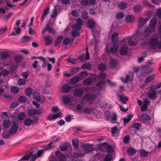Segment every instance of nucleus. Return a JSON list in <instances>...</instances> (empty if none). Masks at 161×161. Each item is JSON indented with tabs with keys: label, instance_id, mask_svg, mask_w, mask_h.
<instances>
[{
	"label": "nucleus",
	"instance_id": "obj_1",
	"mask_svg": "<svg viewBox=\"0 0 161 161\" xmlns=\"http://www.w3.org/2000/svg\"><path fill=\"white\" fill-rule=\"evenodd\" d=\"M138 35L136 32L132 36L125 37L123 41V43H125V45H127L128 44L130 46H135L137 44L138 40L137 37Z\"/></svg>",
	"mask_w": 161,
	"mask_h": 161
},
{
	"label": "nucleus",
	"instance_id": "obj_2",
	"mask_svg": "<svg viewBox=\"0 0 161 161\" xmlns=\"http://www.w3.org/2000/svg\"><path fill=\"white\" fill-rule=\"evenodd\" d=\"M157 23V20L156 18H153L150 20L149 27L146 29L144 32L147 36H148L151 33L154 31V28Z\"/></svg>",
	"mask_w": 161,
	"mask_h": 161
},
{
	"label": "nucleus",
	"instance_id": "obj_3",
	"mask_svg": "<svg viewBox=\"0 0 161 161\" xmlns=\"http://www.w3.org/2000/svg\"><path fill=\"white\" fill-rule=\"evenodd\" d=\"M82 107L80 104H78L77 105L76 108L80 113H84L85 114H89L94 110L93 108H85L83 109V110H82Z\"/></svg>",
	"mask_w": 161,
	"mask_h": 161
},
{
	"label": "nucleus",
	"instance_id": "obj_4",
	"mask_svg": "<svg viewBox=\"0 0 161 161\" xmlns=\"http://www.w3.org/2000/svg\"><path fill=\"white\" fill-rule=\"evenodd\" d=\"M142 69V72L140 74V75L142 76H147L153 71L152 68L147 65L144 66Z\"/></svg>",
	"mask_w": 161,
	"mask_h": 161
},
{
	"label": "nucleus",
	"instance_id": "obj_5",
	"mask_svg": "<svg viewBox=\"0 0 161 161\" xmlns=\"http://www.w3.org/2000/svg\"><path fill=\"white\" fill-rule=\"evenodd\" d=\"M134 74L132 72H130L126 75V78L124 79V77H121L120 80L125 83L128 82V80L132 81L133 78Z\"/></svg>",
	"mask_w": 161,
	"mask_h": 161
},
{
	"label": "nucleus",
	"instance_id": "obj_6",
	"mask_svg": "<svg viewBox=\"0 0 161 161\" xmlns=\"http://www.w3.org/2000/svg\"><path fill=\"white\" fill-rule=\"evenodd\" d=\"M123 46L121 47L119 50V53L121 55H125L127 54L128 52V47L127 45H125V43H123L122 41L121 42Z\"/></svg>",
	"mask_w": 161,
	"mask_h": 161
},
{
	"label": "nucleus",
	"instance_id": "obj_7",
	"mask_svg": "<svg viewBox=\"0 0 161 161\" xmlns=\"http://www.w3.org/2000/svg\"><path fill=\"white\" fill-rule=\"evenodd\" d=\"M48 31L49 33H51L53 35L55 34V31L52 27H50V24H47L46 25V26L42 31V33H44Z\"/></svg>",
	"mask_w": 161,
	"mask_h": 161
},
{
	"label": "nucleus",
	"instance_id": "obj_8",
	"mask_svg": "<svg viewBox=\"0 0 161 161\" xmlns=\"http://www.w3.org/2000/svg\"><path fill=\"white\" fill-rule=\"evenodd\" d=\"M84 99H86L87 101H88L90 103L92 104V103L91 102V101H92L96 98V96L95 95L89 94L86 95L83 97Z\"/></svg>",
	"mask_w": 161,
	"mask_h": 161
},
{
	"label": "nucleus",
	"instance_id": "obj_9",
	"mask_svg": "<svg viewBox=\"0 0 161 161\" xmlns=\"http://www.w3.org/2000/svg\"><path fill=\"white\" fill-rule=\"evenodd\" d=\"M156 91L154 88L151 89L148 95V97L150 99L154 100L156 98Z\"/></svg>",
	"mask_w": 161,
	"mask_h": 161
},
{
	"label": "nucleus",
	"instance_id": "obj_10",
	"mask_svg": "<svg viewBox=\"0 0 161 161\" xmlns=\"http://www.w3.org/2000/svg\"><path fill=\"white\" fill-rule=\"evenodd\" d=\"M14 124V125L12 127L9 132V134L11 135H13L16 133L19 127V125L18 124H16L15 122Z\"/></svg>",
	"mask_w": 161,
	"mask_h": 161
},
{
	"label": "nucleus",
	"instance_id": "obj_11",
	"mask_svg": "<svg viewBox=\"0 0 161 161\" xmlns=\"http://www.w3.org/2000/svg\"><path fill=\"white\" fill-rule=\"evenodd\" d=\"M82 147L86 153L89 152L93 150V145L89 144H84L82 145Z\"/></svg>",
	"mask_w": 161,
	"mask_h": 161
},
{
	"label": "nucleus",
	"instance_id": "obj_12",
	"mask_svg": "<svg viewBox=\"0 0 161 161\" xmlns=\"http://www.w3.org/2000/svg\"><path fill=\"white\" fill-rule=\"evenodd\" d=\"M50 9V6H47V8L44 10L43 14L41 16V22H43L45 18L47 16V15L49 13Z\"/></svg>",
	"mask_w": 161,
	"mask_h": 161
},
{
	"label": "nucleus",
	"instance_id": "obj_13",
	"mask_svg": "<svg viewBox=\"0 0 161 161\" xmlns=\"http://www.w3.org/2000/svg\"><path fill=\"white\" fill-rule=\"evenodd\" d=\"M149 19L146 18L144 19L142 17H140L138 19L139 24L138 25V27L139 28H141L145 25L146 23L148 21Z\"/></svg>",
	"mask_w": 161,
	"mask_h": 161
},
{
	"label": "nucleus",
	"instance_id": "obj_14",
	"mask_svg": "<svg viewBox=\"0 0 161 161\" xmlns=\"http://www.w3.org/2000/svg\"><path fill=\"white\" fill-rule=\"evenodd\" d=\"M105 81L102 80L98 82L96 85V86L99 90H103L105 88Z\"/></svg>",
	"mask_w": 161,
	"mask_h": 161
},
{
	"label": "nucleus",
	"instance_id": "obj_15",
	"mask_svg": "<svg viewBox=\"0 0 161 161\" xmlns=\"http://www.w3.org/2000/svg\"><path fill=\"white\" fill-rule=\"evenodd\" d=\"M72 88L73 87L71 86L65 85L61 87L62 91L63 92L68 93L71 90Z\"/></svg>",
	"mask_w": 161,
	"mask_h": 161
},
{
	"label": "nucleus",
	"instance_id": "obj_16",
	"mask_svg": "<svg viewBox=\"0 0 161 161\" xmlns=\"http://www.w3.org/2000/svg\"><path fill=\"white\" fill-rule=\"evenodd\" d=\"M150 101L147 99H145L143 103V105L141 108L142 111H145L147 110V107Z\"/></svg>",
	"mask_w": 161,
	"mask_h": 161
},
{
	"label": "nucleus",
	"instance_id": "obj_17",
	"mask_svg": "<svg viewBox=\"0 0 161 161\" xmlns=\"http://www.w3.org/2000/svg\"><path fill=\"white\" fill-rule=\"evenodd\" d=\"M62 114V113L60 112L59 113H57L55 114H51L48 116V119L50 120H52L53 119H56L58 118Z\"/></svg>",
	"mask_w": 161,
	"mask_h": 161
},
{
	"label": "nucleus",
	"instance_id": "obj_18",
	"mask_svg": "<svg viewBox=\"0 0 161 161\" xmlns=\"http://www.w3.org/2000/svg\"><path fill=\"white\" fill-rule=\"evenodd\" d=\"M158 40L157 38H153L149 41V44L153 47H155L157 45Z\"/></svg>",
	"mask_w": 161,
	"mask_h": 161
},
{
	"label": "nucleus",
	"instance_id": "obj_19",
	"mask_svg": "<svg viewBox=\"0 0 161 161\" xmlns=\"http://www.w3.org/2000/svg\"><path fill=\"white\" fill-rule=\"evenodd\" d=\"M96 23L92 19H90L87 21V26L88 28L93 29L96 26Z\"/></svg>",
	"mask_w": 161,
	"mask_h": 161
},
{
	"label": "nucleus",
	"instance_id": "obj_20",
	"mask_svg": "<svg viewBox=\"0 0 161 161\" xmlns=\"http://www.w3.org/2000/svg\"><path fill=\"white\" fill-rule=\"evenodd\" d=\"M32 155H33L32 152H30L27 154L25 156H24L21 159H19L18 161H24L25 160H29V159L32 156Z\"/></svg>",
	"mask_w": 161,
	"mask_h": 161
},
{
	"label": "nucleus",
	"instance_id": "obj_21",
	"mask_svg": "<svg viewBox=\"0 0 161 161\" xmlns=\"http://www.w3.org/2000/svg\"><path fill=\"white\" fill-rule=\"evenodd\" d=\"M119 133V130L116 126H114L111 129V133L113 136L116 135L117 136Z\"/></svg>",
	"mask_w": 161,
	"mask_h": 161
},
{
	"label": "nucleus",
	"instance_id": "obj_22",
	"mask_svg": "<svg viewBox=\"0 0 161 161\" xmlns=\"http://www.w3.org/2000/svg\"><path fill=\"white\" fill-rule=\"evenodd\" d=\"M118 63L116 60L111 58L110 59L109 65L110 67L112 68H114L116 67Z\"/></svg>",
	"mask_w": 161,
	"mask_h": 161
},
{
	"label": "nucleus",
	"instance_id": "obj_23",
	"mask_svg": "<svg viewBox=\"0 0 161 161\" xmlns=\"http://www.w3.org/2000/svg\"><path fill=\"white\" fill-rule=\"evenodd\" d=\"M74 95L77 97L81 96L83 92V91L80 88L76 89L74 92Z\"/></svg>",
	"mask_w": 161,
	"mask_h": 161
},
{
	"label": "nucleus",
	"instance_id": "obj_24",
	"mask_svg": "<svg viewBox=\"0 0 161 161\" xmlns=\"http://www.w3.org/2000/svg\"><path fill=\"white\" fill-rule=\"evenodd\" d=\"M119 97L120 101L123 104H126V101L128 100V97L123 95L119 96Z\"/></svg>",
	"mask_w": 161,
	"mask_h": 161
},
{
	"label": "nucleus",
	"instance_id": "obj_25",
	"mask_svg": "<svg viewBox=\"0 0 161 161\" xmlns=\"http://www.w3.org/2000/svg\"><path fill=\"white\" fill-rule=\"evenodd\" d=\"M63 39V37L62 36H59L55 40L54 46L56 47L58 46L61 42Z\"/></svg>",
	"mask_w": 161,
	"mask_h": 161
},
{
	"label": "nucleus",
	"instance_id": "obj_26",
	"mask_svg": "<svg viewBox=\"0 0 161 161\" xmlns=\"http://www.w3.org/2000/svg\"><path fill=\"white\" fill-rule=\"evenodd\" d=\"M134 20V17L133 15H128L125 18L126 21L128 23L132 22Z\"/></svg>",
	"mask_w": 161,
	"mask_h": 161
},
{
	"label": "nucleus",
	"instance_id": "obj_27",
	"mask_svg": "<svg viewBox=\"0 0 161 161\" xmlns=\"http://www.w3.org/2000/svg\"><path fill=\"white\" fill-rule=\"evenodd\" d=\"M80 80L79 78L78 75L77 76L73 77L71 80V83L73 84H75L77 83Z\"/></svg>",
	"mask_w": 161,
	"mask_h": 161
},
{
	"label": "nucleus",
	"instance_id": "obj_28",
	"mask_svg": "<svg viewBox=\"0 0 161 161\" xmlns=\"http://www.w3.org/2000/svg\"><path fill=\"white\" fill-rule=\"evenodd\" d=\"M93 80L91 78H88L85 79L83 81L84 84L86 86L91 85L92 83Z\"/></svg>",
	"mask_w": 161,
	"mask_h": 161
},
{
	"label": "nucleus",
	"instance_id": "obj_29",
	"mask_svg": "<svg viewBox=\"0 0 161 161\" xmlns=\"http://www.w3.org/2000/svg\"><path fill=\"white\" fill-rule=\"evenodd\" d=\"M118 44H115L113 45L110 49V52L112 53H115L118 50Z\"/></svg>",
	"mask_w": 161,
	"mask_h": 161
},
{
	"label": "nucleus",
	"instance_id": "obj_30",
	"mask_svg": "<svg viewBox=\"0 0 161 161\" xmlns=\"http://www.w3.org/2000/svg\"><path fill=\"white\" fill-rule=\"evenodd\" d=\"M111 40L113 42H116L118 39V34L116 32H114L111 36Z\"/></svg>",
	"mask_w": 161,
	"mask_h": 161
},
{
	"label": "nucleus",
	"instance_id": "obj_31",
	"mask_svg": "<svg viewBox=\"0 0 161 161\" xmlns=\"http://www.w3.org/2000/svg\"><path fill=\"white\" fill-rule=\"evenodd\" d=\"M3 127L7 129L10 126V121L9 120L7 119L4 120L3 123Z\"/></svg>",
	"mask_w": 161,
	"mask_h": 161
},
{
	"label": "nucleus",
	"instance_id": "obj_32",
	"mask_svg": "<svg viewBox=\"0 0 161 161\" xmlns=\"http://www.w3.org/2000/svg\"><path fill=\"white\" fill-rule=\"evenodd\" d=\"M77 75L80 80H82L83 78L86 77L88 75L87 73L86 72H81Z\"/></svg>",
	"mask_w": 161,
	"mask_h": 161
},
{
	"label": "nucleus",
	"instance_id": "obj_33",
	"mask_svg": "<svg viewBox=\"0 0 161 161\" xmlns=\"http://www.w3.org/2000/svg\"><path fill=\"white\" fill-rule=\"evenodd\" d=\"M155 77V76L153 75L149 76L145 79V83H148L150 82L154 79Z\"/></svg>",
	"mask_w": 161,
	"mask_h": 161
},
{
	"label": "nucleus",
	"instance_id": "obj_34",
	"mask_svg": "<svg viewBox=\"0 0 161 161\" xmlns=\"http://www.w3.org/2000/svg\"><path fill=\"white\" fill-rule=\"evenodd\" d=\"M33 122V120L30 118H27L24 121V123L25 125L29 126L31 125Z\"/></svg>",
	"mask_w": 161,
	"mask_h": 161
},
{
	"label": "nucleus",
	"instance_id": "obj_35",
	"mask_svg": "<svg viewBox=\"0 0 161 161\" xmlns=\"http://www.w3.org/2000/svg\"><path fill=\"white\" fill-rule=\"evenodd\" d=\"M134 12L138 13L142 10V8L140 5H137L134 6Z\"/></svg>",
	"mask_w": 161,
	"mask_h": 161
},
{
	"label": "nucleus",
	"instance_id": "obj_36",
	"mask_svg": "<svg viewBox=\"0 0 161 161\" xmlns=\"http://www.w3.org/2000/svg\"><path fill=\"white\" fill-rule=\"evenodd\" d=\"M141 118L142 119L146 121L150 120H151L150 116L149 115L146 114H142L141 115Z\"/></svg>",
	"mask_w": 161,
	"mask_h": 161
},
{
	"label": "nucleus",
	"instance_id": "obj_37",
	"mask_svg": "<svg viewBox=\"0 0 161 161\" xmlns=\"http://www.w3.org/2000/svg\"><path fill=\"white\" fill-rule=\"evenodd\" d=\"M133 115L132 114H130L127 115L126 117L123 118L124 122L125 124H127L131 120L132 118Z\"/></svg>",
	"mask_w": 161,
	"mask_h": 161
},
{
	"label": "nucleus",
	"instance_id": "obj_38",
	"mask_svg": "<svg viewBox=\"0 0 161 161\" xmlns=\"http://www.w3.org/2000/svg\"><path fill=\"white\" fill-rule=\"evenodd\" d=\"M52 39L51 36L48 35L45 37V44L46 45H49L51 42Z\"/></svg>",
	"mask_w": 161,
	"mask_h": 161
},
{
	"label": "nucleus",
	"instance_id": "obj_39",
	"mask_svg": "<svg viewBox=\"0 0 161 161\" xmlns=\"http://www.w3.org/2000/svg\"><path fill=\"white\" fill-rule=\"evenodd\" d=\"M127 5V3L125 2H121L119 3L118 6L120 8L124 9L125 8Z\"/></svg>",
	"mask_w": 161,
	"mask_h": 161
},
{
	"label": "nucleus",
	"instance_id": "obj_40",
	"mask_svg": "<svg viewBox=\"0 0 161 161\" xmlns=\"http://www.w3.org/2000/svg\"><path fill=\"white\" fill-rule=\"evenodd\" d=\"M26 117V115L24 112H21L19 113L18 117L19 119L22 120Z\"/></svg>",
	"mask_w": 161,
	"mask_h": 161
},
{
	"label": "nucleus",
	"instance_id": "obj_41",
	"mask_svg": "<svg viewBox=\"0 0 161 161\" xmlns=\"http://www.w3.org/2000/svg\"><path fill=\"white\" fill-rule=\"evenodd\" d=\"M81 68L86 69H90L91 68V65L89 63H85L81 67Z\"/></svg>",
	"mask_w": 161,
	"mask_h": 161
},
{
	"label": "nucleus",
	"instance_id": "obj_42",
	"mask_svg": "<svg viewBox=\"0 0 161 161\" xmlns=\"http://www.w3.org/2000/svg\"><path fill=\"white\" fill-rule=\"evenodd\" d=\"M62 100L64 104H68L70 102V99L67 96H63Z\"/></svg>",
	"mask_w": 161,
	"mask_h": 161
},
{
	"label": "nucleus",
	"instance_id": "obj_43",
	"mask_svg": "<svg viewBox=\"0 0 161 161\" xmlns=\"http://www.w3.org/2000/svg\"><path fill=\"white\" fill-rule=\"evenodd\" d=\"M9 56L8 53L6 52H2L1 54V57L3 59L7 58Z\"/></svg>",
	"mask_w": 161,
	"mask_h": 161
},
{
	"label": "nucleus",
	"instance_id": "obj_44",
	"mask_svg": "<svg viewBox=\"0 0 161 161\" xmlns=\"http://www.w3.org/2000/svg\"><path fill=\"white\" fill-rule=\"evenodd\" d=\"M82 18L84 19H87L88 17V12L84 10L81 14Z\"/></svg>",
	"mask_w": 161,
	"mask_h": 161
},
{
	"label": "nucleus",
	"instance_id": "obj_45",
	"mask_svg": "<svg viewBox=\"0 0 161 161\" xmlns=\"http://www.w3.org/2000/svg\"><path fill=\"white\" fill-rule=\"evenodd\" d=\"M18 100L20 103H25L27 100V98L25 96H21L18 98Z\"/></svg>",
	"mask_w": 161,
	"mask_h": 161
},
{
	"label": "nucleus",
	"instance_id": "obj_46",
	"mask_svg": "<svg viewBox=\"0 0 161 161\" xmlns=\"http://www.w3.org/2000/svg\"><path fill=\"white\" fill-rule=\"evenodd\" d=\"M33 92V90L31 88H27L25 91V93L26 96H30Z\"/></svg>",
	"mask_w": 161,
	"mask_h": 161
},
{
	"label": "nucleus",
	"instance_id": "obj_47",
	"mask_svg": "<svg viewBox=\"0 0 161 161\" xmlns=\"http://www.w3.org/2000/svg\"><path fill=\"white\" fill-rule=\"evenodd\" d=\"M19 89L17 87L13 86L11 87L10 89L11 92L14 93H16L18 92Z\"/></svg>",
	"mask_w": 161,
	"mask_h": 161
},
{
	"label": "nucleus",
	"instance_id": "obj_48",
	"mask_svg": "<svg viewBox=\"0 0 161 161\" xmlns=\"http://www.w3.org/2000/svg\"><path fill=\"white\" fill-rule=\"evenodd\" d=\"M82 25L78 24L75 23L73 25L72 28L78 30H80L82 27Z\"/></svg>",
	"mask_w": 161,
	"mask_h": 161
},
{
	"label": "nucleus",
	"instance_id": "obj_49",
	"mask_svg": "<svg viewBox=\"0 0 161 161\" xmlns=\"http://www.w3.org/2000/svg\"><path fill=\"white\" fill-rule=\"evenodd\" d=\"M136 152V151L132 147H130L128 149L127 153L129 154L132 155Z\"/></svg>",
	"mask_w": 161,
	"mask_h": 161
},
{
	"label": "nucleus",
	"instance_id": "obj_50",
	"mask_svg": "<svg viewBox=\"0 0 161 161\" xmlns=\"http://www.w3.org/2000/svg\"><path fill=\"white\" fill-rule=\"evenodd\" d=\"M34 98L38 101H40L41 97L40 95L37 93L34 92L33 94Z\"/></svg>",
	"mask_w": 161,
	"mask_h": 161
},
{
	"label": "nucleus",
	"instance_id": "obj_51",
	"mask_svg": "<svg viewBox=\"0 0 161 161\" xmlns=\"http://www.w3.org/2000/svg\"><path fill=\"white\" fill-rule=\"evenodd\" d=\"M30 37L28 36H24L21 39L22 42H26L30 40Z\"/></svg>",
	"mask_w": 161,
	"mask_h": 161
},
{
	"label": "nucleus",
	"instance_id": "obj_52",
	"mask_svg": "<svg viewBox=\"0 0 161 161\" xmlns=\"http://www.w3.org/2000/svg\"><path fill=\"white\" fill-rule=\"evenodd\" d=\"M53 14H51L50 17L52 18H54L55 17L57 14V9L55 7L53 10Z\"/></svg>",
	"mask_w": 161,
	"mask_h": 161
},
{
	"label": "nucleus",
	"instance_id": "obj_53",
	"mask_svg": "<svg viewBox=\"0 0 161 161\" xmlns=\"http://www.w3.org/2000/svg\"><path fill=\"white\" fill-rule=\"evenodd\" d=\"M29 116H32L34 114H36L35 109H30L27 112Z\"/></svg>",
	"mask_w": 161,
	"mask_h": 161
},
{
	"label": "nucleus",
	"instance_id": "obj_54",
	"mask_svg": "<svg viewBox=\"0 0 161 161\" xmlns=\"http://www.w3.org/2000/svg\"><path fill=\"white\" fill-rule=\"evenodd\" d=\"M98 68L100 71H103L106 69V66L104 64H101L98 66Z\"/></svg>",
	"mask_w": 161,
	"mask_h": 161
},
{
	"label": "nucleus",
	"instance_id": "obj_55",
	"mask_svg": "<svg viewBox=\"0 0 161 161\" xmlns=\"http://www.w3.org/2000/svg\"><path fill=\"white\" fill-rule=\"evenodd\" d=\"M72 36L74 37H76L79 35V32L76 30H74L71 33Z\"/></svg>",
	"mask_w": 161,
	"mask_h": 161
},
{
	"label": "nucleus",
	"instance_id": "obj_56",
	"mask_svg": "<svg viewBox=\"0 0 161 161\" xmlns=\"http://www.w3.org/2000/svg\"><path fill=\"white\" fill-rule=\"evenodd\" d=\"M22 59V57L20 55H17L15 58V60L17 63L20 62Z\"/></svg>",
	"mask_w": 161,
	"mask_h": 161
},
{
	"label": "nucleus",
	"instance_id": "obj_57",
	"mask_svg": "<svg viewBox=\"0 0 161 161\" xmlns=\"http://www.w3.org/2000/svg\"><path fill=\"white\" fill-rule=\"evenodd\" d=\"M70 42V39L68 38H65L63 41V44L64 45H68Z\"/></svg>",
	"mask_w": 161,
	"mask_h": 161
},
{
	"label": "nucleus",
	"instance_id": "obj_58",
	"mask_svg": "<svg viewBox=\"0 0 161 161\" xmlns=\"http://www.w3.org/2000/svg\"><path fill=\"white\" fill-rule=\"evenodd\" d=\"M124 17V13L122 12L118 13L116 15V18L118 19H122Z\"/></svg>",
	"mask_w": 161,
	"mask_h": 161
},
{
	"label": "nucleus",
	"instance_id": "obj_59",
	"mask_svg": "<svg viewBox=\"0 0 161 161\" xmlns=\"http://www.w3.org/2000/svg\"><path fill=\"white\" fill-rule=\"evenodd\" d=\"M26 81L23 78H20L19 80L18 84L19 85H22L25 84Z\"/></svg>",
	"mask_w": 161,
	"mask_h": 161
},
{
	"label": "nucleus",
	"instance_id": "obj_60",
	"mask_svg": "<svg viewBox=\"0 0 161 161\" xmlns=\"http://www.w3.org/2000/svg\"><path fill=\"white\" fill-rule=\"evenodd\" d=\"M72 143L73 147L75 148H77L78 146L79 143L78 142L75 140H72Z\"/></svg>",
	"mask_w": 161,
	"mask_h": 161
},
{
	"label": "nucleus",
	"instance_id": "obj_61",
	"mask_svg": "<svg viewBox=\"0 0 161 161\" xmlns=\"http://www.w3.org/2000/svg\"><path fill=\"white\" fill-rule=\"evenodd\" d=\"M81 4L85 6H87L89 5V0H81L80 1Z\"/></svg>",
	"mask_w": 161,
	"mask_h": 161
},
{
	"label": "nucleus",
	"instance_id": "obj_62",
	"mask_svg": "<svg viewBox=\"0 0 161 161\" xmlns=\"http://www.w3.org/2000/svg\"><path fill=\"white\" fill-rule=\"evenodd\" d=\"M130 139V136L127 135L124 137L123 142L125 143H127L129 142Z\"/></svg>",
	"mask_w": 161,
	"mask_h": 161
},
{
	"label": "nucleus",
	"instance_id": "obj_63",
	"mask_svg": "<svg viewBox=\"0 0 161 161\" xmlns=\"http://www.w3.org/2000/svg\"><path fill=\"white\" fill-rule=\"evenodd\" d=\"M9 74L8 71L6 70H3L0 73L1 76L2 75H3L4 76H6L8 75Z\"/></svg>",
	"mask_w": 161,
	"mask_h": 161
},
{
	"label": "nucleus",
	"instance_id": "obj_64",
	"mask_svg": "<svg viewBox=\"0 0 161 161\" xmlns=\"http://www.w3.org/2000/svg\"><path fill=\"white\" fill-rule=\"evenodd\" d=\"M112 158V156L110 154H107L105 156V161H110Z\"/></svg>",
	"mask_w": 161,
	"mask_h": 161
}]
</instances>
